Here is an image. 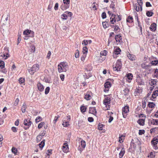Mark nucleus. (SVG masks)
I'll use <instances>...</instances> for the list:
<instances>
[{"label":"nucleus","mask_w":158,"mask_h":158,"mask_svg":"<svg viewBox=\"0 0 158 158\" xmlns=\"http://www.w3.org/2000/svg\"><path fill=\"white\" fill-rule=\"evenodd\" d=\"M114 28V31L115 32L118 31L119 30L120 31V28L118 26L115 25L114 26H113Z\"/></svg>","instance_id":"nucleus-26"},{"label":"nucleus","mask_w":158,"mask_h":158,"mask_svg":"<svg viewBox=\"0 0 158 158\" xmlns=\"http://www.w3.org/2000/svg\"><path fill=\"white\" fill-rule=\"evenodd\" d=\"M91 97V95L88 94H86L84 97V98L87 100H89Z\"/></svg>","instance_id":"nucleus-31"},{"label":"nucleus","mask_w":158,"mask_h":158,"mask_svg":"<svg viewBox=\"0 0 158 158\" xmlns=\"http://www.w3.org/2000/svg\"><path fill=\"white\" fill-rule=\"evenodd\" d=\"M138 1V4H137L138 5H139L140 9V11H142V4H143V1L142 0H137Z\"/></svg>","instance_id":"nucleus-19"},{"label":"nucleus","mask_w":158,"mask_h":158,"mask_svg":"<svg viewBox=\"0 0 158 158\" xmlns=\"http://www.w3.org/2000/svg\"><path fill=\"white\" fill-rule=\"evenodd\" d=\"M154 76L156 77H158V69H156L155 70Z\"/></svg>","instance_id":"nucleus-50"},{"label":"nucleus","mask_w":158,"mask_h":158,"mask_svg":"<svg viewBox=\"0 0 158 158\" xmlns=\"http://www.w3.org/2000/svg\"><path fill=\"white\" fill-rule=\"evenodd\" d=\"M26 108L27 106L26 104L24 103L21 108V110L23 113H24L25 112Z\"/></svg>","instance_id":"nucleus-25"},{"label":"nucleus","mask_w":158,"mask_h":158,"mask_svg":"<svg viewBox=\"0 0 158 158\" xmlns=\"http://www.w3.org/2000/svg\"><path fill=\"white\" fill-rule=\"evenodd\" d=\"M86 108L84 106H81L80 107L81 111L83 113L85 112Z\"/></svg>","instance_id":"nucleus-36"},{"label":"nucleus","mask_w":158,"mask_h":158,"mask_svg":"<svg viewBox=\"0 0 158 158\" xmlns=\"http://www.w3.org/2000/svg\"><path fill=\"white\" fill-rule=\"evenodd\" d=\"M63 2L64 4L67 5H69L70 0H63Z\"/></svg>","instance_id":"nucleus-41"},{"label":"nucleus","mask_w":158,"mask_h":158,"mask_svg":"<svg viewBox=\"0 0 158 158\" xmlns=\"http://www.w3.org/2000/svg\"><path fill=\"white\" fill-rule=\"evenodd\" d=\"M156 24L155 23L152 24L150 27V30L153 31H155L156 30Z\"/></svg>","instance_id":"nucleus-10"},{"label":"nucleus","mask_w":158,"mask_h":158,"mask_svg":"<svg viewBox=\"0 0 158 158\" xmlns=\"http://www.w3.org/2000/svg\"><path fill=\"white\" fill-rule=\"evenodd\" d=\"M137 22H138V26L139 27V28H140V31L141 32V34H142V27L139 25V21L138 20V17H137Z\"/></svg>","instance_id":"nucleus-47"},{"label":"nucleus","mask_w":158,"mask_h":158,"mask_svg":"<svg viewBox=\"0 0 158 158\" xmlns=\"http://www.w3.org/2000/svg\"><path fill=\"white\" fill-rule=\"evenodd\" d=\"M151 123L153 125H158V120L153 119L152 121L151 122Z\"/></svg>","instance_id":"nucleus-29"},{"label":"nucleus","mask_w":158,"mask_h":158,"mask_svg":"<svg viewBox=\"0 0 158 158\" xmlns=\"http://www.w3.org/2000/svg\"><path fill=\"white\" fill-rule=\"evenodd\" d=\"M110 99L108 97L106 98L103 101V104L106 105H108L110 103Z\"/></svg>","instance_id":"nucleus-13"},{"label":"nucleus","mask_w":158,"mask_h":158,"mask_svg":"<svg viewBox=\"0 0 158 158\" xmlns=\"http://www.w3.org/2000/svg\"><path fill=\"white\" fill-rule=\"evenodd\" d=\"M19 81L20 84H23L24 82L25 79L24 78L21 77L19 79Z\"/></svg>","instance_id":"nucleus-40"},{"label":"nucleus","mask_w":158,"mask_h":158,"mask_svg":"<svg viewBox=\"0 0 158 158\" xmlns=\"http://www.w3.org/2000/svg\"><path fill=\"white\" fill-rule=\"evenodd\" d=\"M59 116H58V117L56 116L55 117L54 119V120L53 122H54V123H55L57 121V120L58 118L60 117Z\"/></svg>","instance_id":"nucleus-64"},{"label":"nucleus","mask_w":158,"mask_h":158,"mask_svg":"<svg viewBox=\"0 0 158 158\" xmlns=\"http://www.w3.org/2000/svg\"><path fill=\"white\" fill-rule=\"evenodd\" d=\"M45 142V140L44 139L43 141H42L40 143V148H41V150L44 146Z\"/></svg>","instance_id":"nucleus-28"},{"label":"nucleus","mask_w":158,"mask_h":158,"mask_svg":"<svg viewBox=\"0 0 158 158\" xmlns=\"http://www.w3.org/2000/svg\"><path fill=\"white\" fill-rule=\"evenodd\" d=\"M120 38H122V36L121 35H117L115 36V39L116 41L117 42H118V38L119 39H120Z\"/></svg>","instance_id":"nucleus-46"},{"label":"nucleus","mask_w":158,"mask_h":158,"mask_svg":"<svg viewBox=\"0 0 158 158\" xmlns=\"http://www.w3.org/2000/svg\"><path fill=\"white\" fill-rule=\"evenodd\" d=\"M139 6L137 4H135L134 5V7H135L136 10L138 12L140 10V9H139Z\"/></svg>","instance_id":"nucleus-45"},{"label":"nucleus","mask_w":158,"mask_h":158,"mask_svg":"<svg viewBox=\"0 0 158 158\" xmlns=\"http://www.w3.org/2000/svg\"><path fill=\"white\" fill-rule=\"evenodd\" d=\"M102 17L103 19H105L106 18V14L105 12H103L102 13Z\"/></svg>","instance_id":"nucleus-53"},{"label":"nucleus","mask_w":158,"mask_h":158,"mask_svg":"<svg viewBox=\"0 0 158 158\" xmlns=\"http://www.w3.org/2000/svg\"><path fill=\"white\" fill-rule=\"evenodd\" d=\"M43 126H44V129H46L48 127V126L46 124H45L44 122H42L40 123V128H42L43 127Z\"/></svg>","instance_id":"nucleus-24"},{"label":"nucleus","mask_w":158,"mask_h":158,"mask_svg":"<svg viewBox=\"0 0 158 158\" xmlns=\"http://www.w3.org/2000/svg\"><path fill=\"white\" fill-rule=\"evenodd\" d=\"M67 148H67V147L66 146H63V150L65 152H67V151H66V150Z\"/></svg>","instance_id":"nucleus-57"},{"label":"nucleus","mask_w":158,"mask_h":158,"mask_svg":"<svg viewBox=\"0 0 158 158\" xmlns=\"http://www.w3.org/2000/svg\"><path fill=\"white\" fill-rule=\"evenodd\" d=\"M69 7V5H67L65 4H62L61 6V9L63 10H65L67 9H68Z\"/></svg>","instance_id":"nucleus-15"},{"label":"nucleus","mask_w":158,"mask_h":158,"mask_svg":"<svg viewBox=\"0 0 158 158\" xmlns=\"http://www.w3.org/2000/svg\"><path fill=\"white\" fill-rule=\"evenodd\" d=\"M58 3H56L54 6V9L55 10H58Z\"/></svg>","instance_id":"nucleus-61"},{"label":"nucleus","mask_w":158,"mask_h":158,"mask_svg":"<svg viewBox=\"0 0 158 158\" xmlns=\"http://www.w3.org/2000/svg\"><path fill=\"white\" fill-rule=\"evenodd\" d=\"M125 77H127V80L128 81H131L132 79L133 76L132 74L129 73L127 74Z\"/></svg>","instance_id":"nucleus-14"},{"label":"nucleus","mask_w":158,"mask_h":158,"mask_svg":"<svg viewBox=\"0 0 158 158\" xmlns=\"http://www.w3.org/2000/svg\"><path fill=\"white\" fill-rule=\"evenodd\" d=\"M146 7H151L152 6V5L149 2H147L146 3Z\"/></svg>","instance_id":"nucleus-62"},{"label":"nucleus","mask_w":158,"mask_h":158,"mask_svg":"<svg viewBox=\"0 0 158 158\" xmlns=\"http://www.w3.org/2000/svg\"><path fill=\"white\" fill-rule=\"evenodd\" d=\"M122 66V64L121 61L118 60L115 64V65H113V68L114 70L115 71H120Z\"/></svg>","instance_id":"nucleus-3"},{"label":"nucleus","mask_w":158,"mask_h":158,"mask_svg":"<svg viewBox=\"0 0 158 158\" xmlns=\"http://www.w3.org/2000/svg\"><path fill=\"white\" fill-rule=\"evenodd\" d=\"M107 53V52L106 50H104L102 51H101L100 52V55L102 56H106Z\"/></svg>","instance_id":"nucleus-37"},{"label":"nucleus","mask_w":158,"mask_h":158,"mask_svg":"<svg viewBox=\"0 0 158 158\" xmlns=\"http://www.w3.org/2000/svg\"><path fill=\"white\" fill-rule=\"evenodd\" d=\"M31 122L28 119H26L24 121V124L25 126H29L31 125Z\"/></svg>","instance_id":"nucleus-11"},{"label":"nucleus","mask_w":158,"mask_h":158,"mask_svg":"<svg viewBox=\"0 0 158 158\" xmlns=\"http://www.w3.org/2000/svg\"><path fill=\"white\" fill-rule=\"evenodd\" d=\"M89 113L95 115L97 114V111H96L95 108L93 107H89Z\"/></svg>","instance_id":"nucleus-9"},{"label":"nucleus","mask_w":158,"mask_h":158,"mask_svg":"<svg viewBox=\"0 0 158 158\" xmlns=\"http://www.w3.org/2000/svg\"><path fill=\"white\" fill-rule=\"evenodd\" d=\"M67 121L65 122V124H64V122H63V123L62 124L63 125L64 127H66L67 126V125H69V121L70 120V116L69 115L67 116Z\"/></svg>","instance_id":"nucleus-17"},{"label":"nucleus","mask_w":158,"mask_h":158,"mask_svg":"<svg viewBox=\"0 0 158 158\" xmlns=\"http://www.w3.org/2000/svg\"><path fill=\"white\" fill-rule=\"evenodd\" d=\"M110 23H107L106 22H103L102 23V25L104 28H106L108 27L109 26V24Z\"/></svg>","instance_id":"nucleus-27"},{"label":"nucleus","mask_w":158,"mask_h":158,"mask_svg":"<svg viewBox=\"0 0 158 158\" xmlns=\"http://www.w3.org/2000/svg\"><path fill=\"white\" fill-rule=\"evenodd\" d=\"M61 16L64 17L62 18V19L63 20H66L67 19L68 16L66 14H63L61 15Z\"/></svg>","instance_id":"nucleus-48"},{"label":"nucleus","mask_w":158,"mask_h":158,"mask_svg":"<svg viewBox=\"0 0 158 158\" xmlns=\"http://www.w3.org/2000/svg\"><path fill=\"white\" fill-rule=\"evenodd\" d=\"M86 54L84 53H83V55L81 57V60L82 61L85 60V58L86 57Z\"/></svg>","instance_id":"nucleus-44"},{"label":"nucleus","mask_w":158,"mask_h":158,"mask_svg":"<svg viewBox=\"0 0 158 158\" xmlns=\"http://www.w3.org/2000/svg\"><path fill=\"white\" fill-rule=\"evenodd\" d=\"M68 69V66L66 63H60L58 65V70L59 72H66Z\"/></svg>","instance_id":"nucleus-1"},{"label":"nucleus","mask_w":158,"mask_h":158,"mask_svg":"<svg viewBox=\"0 0 158 158\" xmlns=\"http://www.w3.org/2000/svg\"><path fill=\"white\" fill-rule=\"evenodd\" d=\"M158 63V60H155L154 61H152L151 64L152 65H156Z\"/></svg>","instance_id":"nucleus-43"},{"label":"nucleus","mask_w":158,"mask_h":158,"mask_svg":"<svg viewBox=\"0 0 158 158\" xmlns=\"http://www.w3.org/2000/svg\"><path fill=\"white\" fill-rule=\"evenodd\" d=\"M88 44V42L87 40H84L83 41V42L82 43V44H84L85 45H87Z\"/></svg>","instance_id":"nucleus-59"},{"label":"nucleus","mask_w":158,"mask_h":158,"mask_svg":"<svg viewBox=\"0 0 158 158\" xmlns=\"http://www.w3.org/2000/svg\"><path fill=\"white\" fill-rule=\"evenodd\" d=\"M113 117L111 116V114H110V118H109V119L108 120V122L109 123H110L111 121L113 120Z\"/></svg>","instance_id":"nucleus-54"},{"label":"nucleus","mask_w":158,"mask_h":158,"mask_svg":"<svg viewBox=\"0 0 158 158\" xmlns=\"http://www.w3.org/2000/svg\"><path fill=\"white\" fill-rule=\"evenodd\" d=\"M79 56V52L78 50L77 49L75 53V57L76 58H78Z\"/></svg>","instance_id":"nucleus-39"},{"label":"nucleus","mask_w":158,"mask_h":158,"mask_svg":"<svg viewBox=\"0 0 158 158\" xmlns=\"http://www.w3.org/2000/svg\"><path fill=\"white\" fill-rule=\"evenodd\" d=\"M18 43H17V44L18 45L19 43L21 41V35L19 34H18Z\"/></svg>","instance_id":"nucleus-49"},{"label":"nucleus","mask_w":158,"mask_h":158,"mask_svg":"<svg viewBox=\"0 0 158 158\" xmlns=\"http://www.w3.org/2000/svg\"><path fill=\"white\" fill-rule=\"evenodd\" d=\"M11 151L15 155H16L17 153V150L14 147H13L11 149Z\"/></svg>","instance_id":"nucleus-34"},{"label":"nucleus","mask_w":158,"mask_h":158,"mask_svg":"<svg viewBox=\"0 0 158 158\" xmlns=\"http://www.w3.org/2000/svg\"><path fill=\"white\" fill-rule=\"evenodd\" d=\"M129 107L128 105H127L122 108V114L123 117L125 118L127 115V113L129 111Z\"/></svg>","instance_id":"nucleus-4"},{"label":"nucleus","mask_w":158,"mask_h":158,"mask_svg":"<svg viewBox=\"0 0 158 158\" xmlns=\"http://www.w3.org/2000/svg\"><path fill=\"white\" fill-rule=\"evenodd\" d=\"M19 102V99L18 98H16V100L15 101V103H14L15 105V106L17 105L18 104Z\"/></svg>","instance_id":"nucleus-56"},{"label":"nucleus","mask_w":158,"mask_h":158,"mask_svg":"<svg viewBox=\"0 0 158 158\" xmlns=\"http://www.w3.org/2000/svg\"><path fill=\"white\" fill-rule=\"evenodd\" d=\"M88 121L90 122H92L94 121V118L91 117H89L88 119Z\"/></svg>","instance_id":"nucleus-58"},{"label":"nucleus","mask_w":158,"mask_h":158,"mask_svg":"<svg viewBox=\"0 0 158 158\" xmlns=\"http://www.w3.org/2000/svg\"><path fill=\"white\" fill-rule=\"evenodd\" d=\"M88 52V49L86 47H84L83 48L82 53H83L85 54H86Z\"/></svg>","instance_id":"nucleus-33"},{"label":"nucleus","mask_w":158,"mask_h":158,"mask_svg":"<svg viewBox=\"0 0 158 158\" xmlns=\"http://www.w3.org/2000/svg\"><path fill=\"white\" fill-rule=\"evenodd\" d=\"M65 13H66V15H68L69 16H71L72 15H73L72 13L70 12L66 11L65 12Z\"/></svg>","instance_id":"nucleus-60"},{"label":"nucleus","mask_w":158,"mask_h":158,"mask_svg":"<svg viewBox=\"0 0 158 158\" xmlns=\"http://www.w3.org/2000/svg\"><path fill=\"white\" fill-rule=\"evenodd\" d=\"M103 126V124L99 123L98 125L99 130H102V127Z\"/></svg>","instance_id":"nucleus-51"},{"label":"nucleus","mask_w":158,"mask_h":158,"mask_svg":"<svg viewBox=\"0 0 158 158\" xmlns=\"http://www.w3.org/2000/svg\"><path fill=\"white\" fill-rule=\"evenodd\" d=\"M111 83L109 81H106L104 84V87L106 89H104V91L106 92L109 90V89L111 86Z\"/></svg>","instance_id":"nucleus-7"},{"label":"nucleus","mask_w":158,"mask_h":158,"mask_svg":"<svg viewBox=\"0 0 158 158\" xmlns=\"http://www.w3.org/2000/svg\"><path fill=\"white\" fill-rule=\"evenodd\" d=\"M81 145L83 148H84L86 146L85 141L84 140H82L81 141Z\"/></svg>","instance_id":"nucleus-35"},{"label":"nucleus","mask_w":158,"mask_h":158,"mask_svg":"<svg viewBox=\"0 0 158 158\" xmlns=\"http://www.w3.org/2000/svg\"><path fill=\"white\" fill-rule=\"evenodd\" d=\"M145 133V131L144 130H140L139 131V135H142L143 134H144Z\"/></svg>","instance_id":"nucleus-52"},{"label":"nucleus","mask_w":158,"mask_h":158,"mask_svg":"<svg viewBox=\"0 0 158 158\" xmlns=\"http://www.w3.org/2000/svg\"><path fill=\"white\" fill-rule=\"evenodd\" d=\"M155 104L154 102H149L148 106L151 108H153L155 107Z\"/></svg>","instance_id":"nucleus-23"},{"label":"nucleus","mask_w":158,"mask_h":158,"mask_svg":"<svg viewBox=\"0 0 158 158\" xmlns=\"http://www.w3.org/2000/svg\"><path fill=\"white\" fill-rule=\"evenodd\" d=\"M153 13L151 11H148L146 12V15L148 17H151L152 16Z\"/></svg>","instance_id":"nucleus-32"},{"label":"nucleus","mask_w":158,"mask_h":158,"mask_svg":"<svg viewBox=\"0 0 158 158\" xmlns=\"http://www.w3.org/2000/svg\"><path fill=\"white\" fill-rule=\"evenodd\" d=\"M121 51V50L118 47H116L114 49L113 52V57L115 58L116 56L117 55H118L120 54V52Z\"/></svg>","instance_id":"nucleus-8"},{"label":"nucleus","mask_w":158,"mask_h":158,"mask_svg":"<svg viewBox=\"0 0 158 158\" xmlns=\"http://www.w3.org/2000/svg\"><path fill=\"white\" fill-rule=\"evenodd\" d=\"M127 56L129 59L131 60H133L135 59V57L130 54H128Z\"/></svg>","instance_id":"nucleus-38"},{"label":"nucleus","mask_w":158,"mask_h":158,"mask_svg":"<svg viewBox=\"0 0 158 158\" xmlns=\"http://www.w3.org/2000/svg\"><path fill=\"white\" fill-rule=\"evenodd\" d=\"M118 18H116V19L117 21H119L121 20V16L120 15H117Z\"/></svg>","instance_id":"nucleus-63"},{"label":"nucleus","mask_w":158,"mask_h":158,"mask_svg":"<svg viewBox=\"0 0 158 158\" xmlns=\"http://www.w3.org/2000/svg\"><path fill=\"white\" fill-rule=\"evenodd\" d=\"M50 89V88L49 87H47L45 89V94H48L49 92Z\"/></svg>","instance_id":"nucleus-42"},{"label":"nucleus","mask_w":158,"mask_h":158,"mask_svg":"<svg viewBox=\"0 0 158 158\" xmlns=\"http://www.w3.org/2000/svg\"><path fill=\"white\" fill-rule=\"evenodd\" d=\"M5 63L2 60H0V67L2 69L4 67Z\"/></svg>","instance_id":"nucleus-30"},{"label":"nucleus","mask_w":158,"mask_h":158,"mask_svg":"<svg viewBox=\"0 0 158 158\" xmlns=\"http://www.w3.org/2000/svg\"><path fill=\"white\" fill-rule=\"evenodd\" d=\"M127 22L131 23L133 22V19L132 16L130 15L129 16L127 19Z\"/></svg>","instance_id":"nucleus-20"},{"label":"nucleus","mask_w":158,"mask_h":158,"mask_svg":"<svg viewBox=\"0 0 158 158\" xmlns=\"http://www.w3.org/2000/svg\"><path fill=\"white\" fill-rule=\"evenodd\" d=\"M11 130L14 132H16L17 131V129L16 127H12Z\"/></svg>","instance_id":"nucleus-55"},{"label":"nucleus","mask_w":158,"mask_h":158,"mask_svg":"<svg viewBox=\"0 0 158 158\" xmlns=\"http://www.w3.org/2000/svg\"><path fill=\"white\" fill-rule=\"evenodd\" d=\"M141 144V142L137 138H135L134 139H132L131 143V146L135 149L136 145H138L139 146Z\"/></svg>","instance_id":"nucleus-2"},{"label":"nucleus","mask_w":158,"mask_h":158,"mask_svg":"<svg viewBox=\"0 0 158 158\" xmlns=\"http://www.w3.org/2000/svg\"><path fill=\"white\" fill-rule=\"evenodd\" d=\"M23 35L29 36L31 37H33L34 36V32L31 30L28 29L24 31L23 33Z\"/></svg>","instance_id":"nucleus-6"},{"label":"nucleus","mask_w":158,"mask_h":158,"mask_svg":"<svg viewBox=\"0 0 158 158\" xmlns=\"http://www.w3.org/2000/svg\"><path fill=\"white\" fill-rule=\"evenodd\" d=\"M138 85H144V82H143L142 80L140 79H138L136 80Z\"/></svg>","instance_id":"nucleus-22"},{"label":"nucleus","mask_w":158,"mask_h":158,"mask_svg":"<svg viewBox=\"0 0 158 158\" xmlns=\"http://www.w3.org/2000/svg\"><path fill=\"white\" fill-rule=\"evenodd\" d=\"M116 15L114 14H112V17L110 18V23L111 24H114V23L116 21V19H115Z\"/></svg>","instance_id":"nucleus-12"},{"label":"nucleus","mask_w":158,"mask_h":158,"mask_svg":"<svg viewBox=\"0 0 158 158\" xmlns=\"http://www.w3.org/2000/svg\"><path fill=\"white\" fill-rule=\"evenodd\" d=\"M125 152V149L124 148H122L119 153V158H122L123 157Z\"/></svg>","instance_id":"nucleus-16"},{"label":"nucleus","mask_w":158,"mask_h":158,"mask_svg":"<svg viewBox=\"0 0 158 158\" xmlns=\"http://www.w3.org/2000/svg\"><path fill=\"white\" fill-rule=\"evenodd\" d=\"M39 65L38 64H34L32 67L29 70V72L31 74H33L36 71L39 70Z\"/></svg>","instance_id":"nucleus-5"},{"label":"nucleus","mask_w":158,"mask_h":158,"mask_svg":"<svg viewBox=\"0 0 158 158\" xmlns=\"http://www.w3.org/2000/svg\"><path fill=\"white\" fill-rule=\"evenodd\" d=\"M145 120L144 119H141L138 120L137 123L141 126H143L144 125Z\"/></svg>","instance_id":"nucleus-18"},{"label":"nucleus","mask_w":158,"mask_h":158,"mask_svg":"<svg viewBox=\"0 0 158 158\" xmlns=\"http://www.w3.org/2000/svg\"><path fill=\"white\" fill-rule=\"evenodd\" d=\"M158 95V90H156L153 92V94L152 95V97L153 98H156V96Z\"/></svg>","instance_id":"nucleus-21"}]
</instances>
